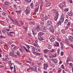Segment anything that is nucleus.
Wrapping results in <instances>:
<instances>
[{
	"mask_svg": "<svg viewBox=\"0 0 73 73\" xmlns=\"http://www.w3.org/2000/svg\"><path fill=\"white\" fill-rule=\"evenodd\" d=\"M2 32L4 34H5V32H6L7 33V34L10 37H13V35L11 34H12V33H13V34H14V32H13L11 31L10 32H8L5 31L4 30H2Z\"/></svg>",
	"mask_w": 73,
	"mask_h": 73,
	"instance_id": "nucleus-1",
	"label": "nucleus"
},
{
	"mask_svg": "<svg viewBox=\"0 0 73 73\" xmlns=\"http://www.w3.org/2000/svg\"><path fill=\"white\" fill-rule=\"evenodd\" d=\"M55 13L56 15L54 18V19L55 21H57V19H58V15H59V14H58V12L56 11H55Z\"/></svg>",
	"mask_w": 73,
	"mask_h": 73,
	"instance_id": "nucleus-2",
	"label": "nucleus"
},
{
	"mask_svg": "<svg viewBox=\"0 0 73 73\" xmlns=\"http://www.w3.org/2000/svg\"><path fill=\"white\" fill-rule=\"evenodd\" d=\"M65 6V2H62L60 3L59 5V7H60V8H62L64 6Z\"/></svg>",
	"mask_w": 73,
	"mask_h": 73,
	"instance_id": "nucleus-3",
	"label": "nucleus"
},
{
	"mask_svg": "<svg viewBox=\"0 0 73 73\" xmlns=\"http://www.w3.org/2000/svg\"><path fill=\"white\" fill-rule=\"evenodd\" d=\"M60 19L59 21H60L61 23V22L62 23H63V22H64V14H62L60 17Z\"/></svg>",
	"mask_w": 73,
	"mask_h": 73,
	"instance_id": "nucleus-4",
	"label": "nucleus"
},
{
	"mask_svg": "<svg viewBox=\"0 0 73 73\" xmlns=\"http://www.w3.org/2000/svg\"><path fill=\"white\" fill-rule=\"evenodd\" d=\"M43 68L45 70H46L48 67V64L47 63H44L43 64Z\"/></svg>",
	"mask_w": 73,
	"mask_h": 73,
	"instance_id": "nucleus-5",
	"label": "nucleus"
},
{
	"mask_svg": "<svg viewBox=\"0 0 73 73\" xmlns=\"http://www.w3.org/2000/svg\"><path fill=\"white\" fill-rule=\"evenodd\" d=\"M50 30L51 32H52V33H54V30L53 29V26L51 25L50 26Z\"/></svg>",
	"mask_w": 73,
	"mask_h": 73,
	"instance_id": "nucleus-6",
	"label": "nucleus"
},
{
	"mask_svg": "<svg viewBox=\"0 0 73 73\" xmlns=\"http://www.w3.org/2000/svg\"><path fill=\"white\" fill-rule=\"evenodd\" d=\"M41 29L42 31H43V32H45L46 31V27L42 26H41Z\"/></svg>",
	"mask_w": 73,
	"mask_h": 73,
	"instance_id": "nucleus-7",
	"label": "nucleus"
},
{
	"mask_svg": "<svg viewBox=\"0 0 73 73\" xmlns=\"http://www.w3.org/2000/svg\"><path fill=\"white\" fill-rule=\"evenodd\" d=\"M68 38L70 42H73V38L71 36H69L68 37Z\"/></svg>",
	"mask_w": 73,
	"mask_h": 73,
	"instance_id": "nucleus-8",
	"label": "nucleus"
},
{
	"mask_svg": "<svg viewBox=\"0 0 73 73\" xmlns=\"http://www.w3.org/2000/svg\"><path fill=\"white\" fill-rule=\"evenodd\" d=\"M36 29L38 32H40V28L39 27V26L37 25V26L36 27Z\"/></svg>",
	"mask_w": 73,
	"mask_h": 73,
	"instance_id": "nucleus-9",
	"label": "nucleus"
},
{
	"mask_svg": "<svg viewBox=\"0 0 73 73\" xmlns=\"http://www.w3.org/2000/svg\"><path fill=\"white\" fill-rule=\"evenodd\" d=\"M25 11L26 12V14L27 15H28V14H29V13H30V11H29V10L28 9V8H27L26 10Z\"/></svg>",
	"mask_w": 73,
	"mask_h": 73,
	"instance_id": "nucleus-10",
	"label": "nucleus"
},
{
	"mask_svg": "<svg viewBox=\"0 0 73 73\" xmlns=\"http://www.w3.org/2000/svg\"><path fill=\"white\" fill-rule=\"evenodd\" d=\"M14 53L15 51L14 50H13L12 51V52H11L9 53V55L11 56H13V55L14 54Z\"/></svg>",
	"mask_w": 73,
	"mask_h": 73,
	"instance_id": "nucleus-11",
	"label": "nucleus"
},
{
	"mask_svg": "<svg viewBox=\"0 0 73 73\" xmlns=\"http://www.w3.org/2000/svg\"><path fill=\"white\" fill-rule=\"evenodd\" d=\"M65 41L66 42V43L68 44H69L70 43V41H69V38L65 39Z\"/></svg>",
	"mask_w": 73,
	"mask_h": 73,
	"instance_id": "nucleus-12",
	"label": "nucleus"
},
{
	"mask_svg": "<svg viewBox=\"0 0 73 73\" xmlns=\"http://www.w3.org/2000/svg\"><path fill=\"white\" fill-rule=\"evenodd\" d=\"M32 49H33V51L34 52H35V49L36 50V52H40V50L38 48H32Z\"/></svg>",
	"mask_w": 73,
	"mask_h": 73,
	"instance_id": "nucleus-13",
	"label": "nucleus"
},
{
	"mask_svg": "<svg viewBox=\"0 0 73 73\" xmlns=\"http://www.w3.org/2000/svg\"><path fill=\"white\" fill-rule=\"evenodd\" d=\"M44 35V33L42 32H40L38 34V36H42Z\"/></svg>",
	"mask_w": 73,
	"mask_h": 73,
	"instance_id": "nucleus-14",
	"label": "nucleus"
},
{
	"mask_svg": "<svg viewBox=\"0 0 73 73\" xmlns=\"http://www.w3.org/2000/svg\"><path fill=\"white\" fill-rule=\"evenodd\" d=\"M29 24H30V25H32V24H33V25H35V22H34V21H30L29 22Z\"/></svg>",
	"mask_w": 73,
	"mask_h": 73,
	"instance_id": "nucleus-15",
	"label": "nucleus"
},
{
	"mask_svg": "<svg viewBox=\"0 0 73 73\" xmlns=\"http://www.w3.org/2000/svg\"><path fill=\"white\" fill-rule=\"evenodd\" d=\"M38 39L39 40H40V41H42L44 40V39L42 38V36H39L38 37Z\"/></svg>",
	"mask_w": 73,
	"mask_h": 73,
	"instance_id": "nucleus-16",
	"label": "nucleus"
},
{
	"mask_svg": "<svg viewBox=\"0 0 73 73\" xmlns=\"http://www.w3.org/2000/svg\"><path fill=\"white\" fill-rule=\"evenodd\" d=\"M2 60L3 61H8L9 60V58H3L2 59Z\"/></svg>",
	"mask_w": 73,
	"mask_h": 73,
	"instance_id": "nucleus-17",
	"label": "nucleus"
},
{
	"mask_svg": "<svg viewBox=\"0 0 73 73\" xmlns=\"http://www.w3.org/2000/svg\"><path fill=\"white\" fill-rule=\"evenodd\" d=\"M17 54L19 57H20L21 55H20V51L19 50H17Z\"/></svg>",
	"mask_w": 73,
	"mask_h": 73,
	"instance_id": "nucleus-18",
	"label": "nucleus"
},
{
	"mask_svg": "<svg viewBox=\"0 0 73 73\" xmlns=\"http://www.w3.org/2000/svg\"><path fill=\"white\" fill-rule=\"evenodd\" d=\"M8 17L10 19V20L12 21H13V22L14 21V20L13 19V18H12V17L11 16H8Z\"/></svg>",
	"mask_w": 73,
	"mask_h": 73,
	"instance_id": "nucleus-19",
	"label": "nucleus"
},
{
	"mask_svg": "<svg viewBox=\"0 0 73 73\" xmlns=\"http://www.w3.org/2000/svg\"><path fill=\"white\" fill-rule=\"evenodd\" d=\"M47 24L49 26L50 25L52 24V22L50 21H48L47 22Z\"/></svg>",
	"mask_w": 73,
	"mask_h": 73,
	"instance_id": "nucleus-20",
	"label": "nucleus"
},
{
	"mask_svg": "<svg viewBox=\"0 0 73 73\" xmlns=\"http://www.w3.org/2000/svg\"><path fill=\"white\" fill-rule=\"evenodd\" d=\"M60 24H61V23L60 21H59L58 22V23H56V25L57 26H59L60 25Z\"/></svg>",
	"mask_w": 73,
	"mask_h": 73,
	"instance_id": "nucleus-21",
	"label": "nucleus"
},
{
	"mask_svg": "<svg viewBox=\"0 0 73 73\" xmlns=\"http://www.w3.org/2000/svg\"><path fill=\"white\" fill-rule=\"evenodd\" d=\"M33 53L34 54H35V55H38V56H40V54L36 52H35L34 51L33 52Z\"/></svg>",
	"mask_w": 73,
	"mask_h": 73,
	"instance_id": "nucleus-22",
	"label": "nucleus"
},
{
	"mask_svg": "<svg viewBox=\"0 0 73 73\" xmlns=\"http://www.w3.org/2000/svg\"><path fill=\"white\" fill-rule=\"evenodd\" d=\"M49 56L50 58H53V57H54V56L52 54H49Z\"/></svg>",
	"mask_w": 73,
	"mask_h": 73,
	"instance_id": "nucleus-23",
	"label": "nucleus"
},
{
	"mask_svg": "<svg viewBox=\"0 0 73 73\" xmlns=\"http://www.w3.org/2000/svg\"><path fill=\"white\" fill-rule=\"evenodd\" d=\"M38 8H39V7H38V8H36V9H34V11L35 12H37L38 11Z\"/></svg>",
	"mask_w": 73,
	"mask_h": 73,
	"instance_id": "nucleus-24",
	"label": "nucleus"
},
{
	"mask_svg": "<svg viewBox=\"0 0 73 73\" xmlns=\"http://www.w3.org/2000/svg\"><path fill=\"white\" fill-rule=\"evenodd\" d=\"M34 71H36L37 72V66H35L33 67Z\"/></svg>",
	"mask_w": 73,
	"mask_h": 73,
	"instance_id": "nucleus-25",
	"label": "nucleus"
},
{
	"mask_svg": "<svg viewBox=\"0 0 73 73\" xmlns=\"http://www.w3.org/2000/svg\"><path fill=\"white\" fill-rule=\"evenodd\" d=\"M53 61H54V62L55 63H57V62L58 61V60L57 59H56L55 58H54L53 59Z\"/></svg>",
	"mask_w": 73,
	"mask_h": 73,
	"instance_id": "nucleus-26",
	"label": "nucleus"
},
{
	"mask_svg": "<svg viewBox=\"0 0 73 73\" xmlns=\"http://www.w3.org/2000/svg\"><path fill=\"white\" fill-rule=\"evenodd\" d=\"M32 31L33 33V35L34 36V37H35V35H36V32H35V31L32 30Z\"/></svg>",
	"mask_w": 73,
	"mask_h": 73,
	"instance_id": "nucleus-27",
	"label": "nucleus"
},
{
	"mask_svg": "<svg viewBox=\"0 0 73 73\" xmlns=\"http://www.w3.org/2000/svg\"><path fill=\"white\" fill-rule=\"evenodd\" d=\"M55 43H56V45L55 44L54 45L55 46H59V43H58V42H56Z\"/></svg>",
	"mask_w": 73,
	"mask_h": 73,
	"instance_id": "nucleus-28",
	"label": "nucleus"
},
{
	"mask_svg": "<svg viewBox=\"0 0 73 73\" xmlns=\"http://www.w3.org/2000/svg\"><path fill=\"white\" fill-rule=\"evenodd\" d=\"M33 46H38V44H37V42H36L33 44Z\"/></svg>",
	"mask_w": 73,
	"mask_h": 73,
	"instance_id": "nucleus-29",
	"label": "nucleus"
},
{
	"mask_svg": "<svg viewBox=\"0 0 73 73\" xmlns=\"http://www.w3.org/2000/svg\"><path fill=\"white\" fill-rule=\"evenodd\" d=\"M50 5H51V3H48L46 4V7H49Z\"/></svg>",
	"mask_w": 73,
	"mask_h": 73,
	"instance_id": "nucleus-30",
	"label": "nucleus"
},
{
	"mask_svg": "<svg viewBox=\"0 0 73 73\" xmlns=\"http://www.w3.org/2000/svg\"><path fill=\"white\" fill-rule=\"evenodd\" d=\"M68 14L69 16H73V14L72 13H68Z\"/></svg>",
	"mask_w": 73,
	"mask_h": 73,
	"instance_id": "nucleus-31",
	"label": "nucleus"
},
{
	"mask_svg": "<svg viewBox=\"0 0 73 73\" xmlns=\"http://www.w3.org/2000/svg\"><path fill=\"white\" fill-rule=\"evenodd\" d=\"M49 51V50L47 49L44 50V53H48V52Z\"/></svg>",
	"mask_w": 73,
	"mask_h": 73,
	"instance_id": "nucleus-32",
	"label": "nucleus"
},
{
	"mask_svg": "<svg viewBox=\"0 0 73 73\" xmlns=\"http://www.w3.org/2000/svg\"><path fill=\"white\" fill-rule=\"evenodd\" d=\"M13 22V23H15V24H16L17 23H18L17 21L15 19L14 20V21Z\"/></svg>",
	"mask_w": 73,
	"mask_h": 73,
	"instance_id": "nucleus-33",
	"label": "nucleus"
},
{
	"mask_svg": "<svg viewBox=\"0 0 73 73\" xmlns=\"http://www.w3.org/2000/svg\"><path fill=\"white\" fill-rule=\"evenodd\" d=\"M17 48H18V47L17 46H15L13 48V50H16L17 49Z\"/></svg>",
	"mask_w": 73,
	"mask_h": 73,
	"instance_id": "nucleus-34",
	"label": "nucleus"
},
{
	"mask_svg": "<svg viewBox=\"0 0 73 73\" xmlns=\"http://www.w3.org/2000/svg\"><path fill=\"white\" fill-rule=\"evenodd\" d=\"M4 4L5 5H9V3L8 2L6 1L4 3Z\"/></svg>",
	"mask_w": 73,
	"mask_h": 73,
	"instance_id": "nucleus-35",
	"label": "nucleus"
},
{
	"mask_svg": "<svg viewBox=\"0 0 73 73\" xmlns=\"http://www.w3.org/2000/svg\"><path fill=\"white\" fill-rule=\"evenodd\" d=\"M62 32L63 34H65V31L64 29H62Z\"/></svg>",
	"mask_w": 73,
	"mask_h": 73,
	"instance_id": "nucleus-36",
	"label": "nucleus"
},
{
	"mask_svg": "<svg viewBox=\"0 0 73 73\" xmlns=\"http://www.w3.org/2000/svg\"><path fill=\"white\" fill-rule=\"evenodd\" d=\"M70 61V59L68 57H67V59L66 60V62H69Z\"/></svg>",
	"mask_w": 73,
	"mask_h": 73,
	"instance_id": "nucleus-37",
	"label": "nucleus"
},
{
	"mask_svg": "<svg viewBox=\"0 0 73 73\" xmlns=\"http://www.w3.org/2000/svg\"><path fill=\"white\" fill-rule=\"evenodd\" d=\"M48 19V16H46L44 17V20H46Z\"/></svg>",
	"mask_w": 73,
	"mask_h": 73,
	"instance_id": "nucleus-38",
	"label": "nucleus"
},
{
	"mask_svg": "<svg viewBox=\"0 0 73 73\" xmlns=\"http://www.w3.org/2000/svg\"><path fill=\"white\" fill-rule=\"evenodd\" d=\"M37 64L38 65H39V66H41V65H42V63H39L38 62H37Z\"/></svg>",
	"mask_w": 73,
	"mask_h": 73,
	"instance_id": "nucleus-39",
	"label": "nucleus"
},
{
	"mask_svg": "<svg viewBox=\"0 0 73 73\" xmlns=\"http://www.w3.org/2000/svg\"><path fill=\"white\" fill-rule=\"evenodd\" d=\"M25 46H27V48L28 49H29V48H30V47L28 45L26 44L25 45Z\"/></svg>",
	"mask_w": 73,
	"mask_h": 73,
	"instance_id": "nucleus-40",
	"label": "nucleus"
},
{
	"mask_svg": "<svg viewBox=\"0 0 73 73\" xmlns=\"http://www.w3.org/2000/svg\"><path fill=\"white\" fill-rule=\"evenodd\" d=\"M57 40L58 41H59L60 42L61 41V39H60V38L58 37H57Z\"/></svg>",
	"mask_w": 73,
	"mask_h": 73,
	"instance_id": "nucleus-41",
	"label": "nucleus"
},
{
	"mask_svg": "<svg viewBox=\"0 0 73 73\" xmlns=\"http://www.w3.org/2000/svg\"><path fill=\"white\" fill-rule=\"evenodd\" d=\"M13 7H14V9H17V6H16V5H14Z\"/></svg>",
	"mask_w": 73,
	"mask_h": 73,
	"instance_id": "nucleus-42",
	"label": "nucleus"
},
{
	"mask_svg": "<svg viewBox=\"0 0 73 73\" xmlns=\"http://www.w3.org/2000/svg\"><path fill=\"white\" fill-rule=\"evenodd\" d=\"M15 12L18 13V14H20V12H21V11H17V10L15 11Z\"/></svg>",
	"mask_w": 73,
	"mask_h": 73,
	"instance_id": "nucleus-43",
	"label": "nucleus"
},
{
	"mask_svg": "<svg viewBox=\"0 0 73 73\" xmlns=\"http://www.w3.org/2000/svg\"><path fill=\"white\" fill-rule=\"evenodd\" d=\"M50 40L51 41H54L55 40L54 38H52L50 39Z\"/></svg>",
	"mask_w": 73,
	"mask_h": 73,
	"instance_id": "nucleus-44",
	"label": "nucleus"
},
{
	"mask_svg": "<svg viewBox=\"0 0 73 73\" xmlns=\"http://www.w3.org/2000/svg\"><path fill=\"white\" fill-rule=\"evenodd\" d=\"M52 48V46L50 45H49L48 47V49H50Z\"/></svg>",
	"mask_w": 73,
	"mask_h": 73,
	"instance_id": "nucleus-45",
	"label": "nucleus"
},
{
	"mask_svg": "<svg viewBox=\"0 0 73 73\" xmlns=\"http://www.w3.org/2000/svg\"><path fill=\"white\" fill-rule=\"evenodd\" d=\"M68 20L66 19L64 22V24H67V23H68Z\"/></svg>",
	"mask_w": 73,
	"mask_h": 73,
	"instance_id": "nucleus-46",
	"label": "nucleus"
},
{
	"mask_svg": "<svg viewBox=\"0 0 73 73\" xmlns=\"http://www.w3.org/2000/svg\"><path fill=\"white\" fill-rule=\"evenodd\" d=\"M25 1H26L27 2H28V3H29L30 2H31V0H24Z\"/></svg>",
	"mask_w": 73,
	"mask_h": 73,
	"instance_id": "nucleus-47",
	"label": "nucleus"
},
{
	"mask_svg": "<svg viewBox=\"0 0 73 73\" xmlns=\"http://www.w3.org/2000/svg\"><path fill=\"white\" fill-rule=\"evenodd\" d=\"M20 22L21 24H22L23 25H24V22L23 21H20Z\"/></svg>",
	"mask_w": 73,
	"mask_h": 73,
	"instance_id": "nucleus-48",
	"label": "nucleus"
},
{
	"mask_svg": "<svg viewBox=\"0 0 73 73\" xmlns=\"http://www.w3.org/2000/svg\"><path fill=\"white\" fill-rule=\"evenodd\" d=\"M16 25H17V26H18V27H21V25H20V24L19 23V22L17 23V24H16Z\"/></svg>",
	"mask_w": 73,
	"mask_h": 73,
	"instance_id": "nucleus-49",
	"label": "nucleus"
},
{
	"mask_svg": "<svg viewBox=\"0 0 73 73\" xmlns=\"http://www.w3.org/2000/svg\"><path fill=\"white\" fill-rule=\"evenodd\" d=\"M68 10H69V9H68V8L64 9V11L65 12H68Z\"/></svg>",
	"mask_w": 73,
	"mask_h": 73,
	"instance_id": "nucleus-50",
	"label": "nucleus"
},
{
	"mask_svg": "<svg viewBox=\"0 0 73 73\" xmlns=\"http://www.w3.org/2000/svg\"><path fill=\"white\" fill-rule=\"evenodd\" d=\"M60 49H58V50H57V52L58 54H60Z\"/></svg>",
	"mask_w": 73,
	"mask_h": 73,
	"instance_id": "nucleus-51",
	"label": "nucleus"
},
{
	"mask_svg": "<svg viewBox=\"0 0 73 73\" xmlns=\"http://www.w3.org/2000/svg\"><path fill=\"white\" fill-rule=\"evenodd\" d=\"M9 66H10L11 65H12V62H11V60L9 61Z\"/></svg>",
	"mask_w": 73,
	"mask_h": 73,
	"instance_id": "nucleus-52",
	"label": "nucleus"
},
{
	"mask_svg": "<svg viewBox=\"0 0 73 73\" xmlns=\"http://www.w3.org/2000/svg\"><path fill=\"white\" fill-rule=\"evenodd\" d=\"M61 67L62 69H65V67H64V65L63 64H62L61 66Z\"/></svg>",
	"mask_w": 73,
	"mask_h": 73,
	"instance_id": "nucleus-53",
	"label": "nucleus"
},
{
	"mask_svg": "<svg viewBox=\"0 0 73 73\" xmlns=\"http://www.w3.org/2000/svg\"><path fill=\"white\" fill-rule=\"evenodd\" d=\"M68 28H69V27L67 26L65 27V30H67V29H68Z\"/></svg>",
	"mask_w": 73,
	"mask_h": 73,
	"instance_id": "nucleus-54",
	"label": "nucleus"
},
{
	"mask_svg": "<svg viewBox=\"0 0 73 73\" xmlns=\"http://www.w3.org/2000/svg\"><path fill=\"white\" fill-rule=\"evenodd\" d=\"M14 70L13 71V72H14V73H15V72H16V68H15V66H14Z\"/></svg>",
	"mask_w": 73,
	"mask_h": 73,
	"instance_id": "nucleus-55",
	"label": "nucleus"
},
{
	"mask_svg": "<svg viewBox=\"0 0 73 73\" xmlns=\"http://www.w3.org/2000/svg\"><path fill=\"white\" fill-rule=\"evenodd\" d=\"M70 23L69 22H68V23L67 24V26H70Z\"/></svg>",
	"mask_w": 73,
	"mask_h": 73,
	"instance_id": "nucleus-56",
	"label": "nucleus"
},
{
	"mask_svg": "<svg viewBox=\"0 0 73 73\" xmlns=\"http://www.w3.org/2000/svg\"><path fill=\"white\" fill-rule=\"evenodd\" d=\"M60 54L62 56H63V55H64V52H61L60 53Z\"/></svg>",
	"mask_w": 73,
	"mask_h": 73,
	"instance_id": "nucleus-57",
	"label": "nucleus"
},
{
	"mask_svg": "<svg viewBox=\"0 0 73 73\" xmlns=\"http://www.w3.org/2000/svg\"><path fill=\"white\" fill-rule=\"evenodd\" d=\"M28 35L30 37H32V35H31V34L30 33H28Z\"/></svg>",
	"mask_w": 73,
	"mask_h": 73,
	"instance_id": "nucleus-58",
	"label": "nucleus"
},
{
	"mask_svg": "<svg viewBox=\"0 0 73 73\" xmlns=\"http://www.w3.org/2000/svg\"><path fill=\"white\" fill-rule=\"evenodd\" d=\"M19 50H20V51L22 53H23V50H22V49L21 48H19Z\"/></svg>",
	"mask_w": 73,
	"mask_h": 73,
	"instance_id": "nucleus-59",
	"label": "nucleus"
},
{
	"mask_svg": "<svg viewBox=\"0 0 73 73\" xmlns=\"http://www.w3.org/2000/svg\"><path fill=\"white\" fill-rule=\"evenodd\" d=\"M2 15L3 16H5V15H6V13L4 12H3V13Z\"/></svg>",
	"mask_w": 73,
	"mask_h": 73,
	"instance_id": "nucleus-60",
	"label": "nucleus"
},
{
	"mask_svg": "<svg viewBox=\"0 0 73 73\" xmlns=\"http://www.w3.org/2000/svg\"><path fill=\"white\" fill-rule=\"evenodd\" d=\"M11 65H12V64L10 65V68H11V70H12V69H13V67L11 66Z\"/></svg>",
	"mask_w": 73,
	"mask_h": 73,
	"instance_id": "nucleus-61",
	"label": "nucleus"
},
{
	"mask_svg": "<svg viewBox=\"0 0 73 73\" xmlns=\"http://www.w3.org/2000/svg\"><path fill=\"white\" fill-rule=\"evenodd\" d=\"M24 29H25V31H27L28 30H27V27H25L24 28Z\"/></svg>",
	"mask_w": 73,
	"mask_h": 73,
	"instance_id": "nucleus-62",
	"label": "nucleus"
},
{
	"mask_svg": "<svg viewBox=\"0 0 73 73\" xmlns=\"http://www.w3.org/2000/svg\"><path fill=\"white\" fill-rule=\"evenodd\" d=\"M38 3H36L35 4V7H37L38 5Z\"/></svg>",
	"mask_w": 73,
	"mask_h": 73,
	"instance_id": "nucleus-63",
	"label": "nucleus"
},
{
	"mask_svg": "<svg viewBox=\"0 0 73 73\" xmlns=\"http://www.w3.org/2000/svg\"><path fill=\"white\" fill-rule=\"evenodd\" d=\"M41 15L42 17H44V13H41Z\"/></svg>",
	"mask_w": 73,
	"mask_h": 73,
	"instance_id": "nucleus-64",
	"label": "nucleus"
}]
</instances>
